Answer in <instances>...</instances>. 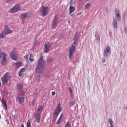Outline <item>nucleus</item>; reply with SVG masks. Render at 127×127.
Wrapping results in <instances>:
<instances>
[{"mask_svg": "<svg viewBox=\"0 0 127 127\" xmlns=\"http://www.w3.org/2000/svg\"><path fill=\"white\" fill-rule=\"evenodd\" d=\"M95 37L96 40H97V41H100V35H99V33L97 31L95 32Z\"/></svg>", "mask_w": 127, "mask_h": 127, "instance_id": "6ab92c4d", "label": "nucleus"}, {"mask_svg": "<svg viewBox=\"0 0 127 127\" xmlns=\"http://www.w3.org/2000/svg\"><path fill=\"white\" fill-rule=\"evenodd\" d=\"M127 12H124L123 13L122 17L124 20H125V21H126V17H127Z\"/></svg>", "mask_w": 127, "mask_h": 127, "instance_id": "5701e85b", "label": "nucleus"}, {"mask_svg": "<svg viewBox=\"0 0 127 127\" xmlns=\"http://www.w3.org/2000/svg\"><path fill=\"white\" fill-rule=\"evenodd\" d=\"M63 38H64V36L62 37Z\"/></svg>", "mask_w": 127, "mask_h": 127, "instance_id": "5fc2aeb1", "label": "nucleus"}, {"mask_svg": "<svg viewBox=\"0 0 127 127\" xmlns=\"http://www.w3.org/2000/svg\"><path fill=\"white\" fill-rule=\"evenodd\" d=\"M117 16V18L118 19V21H121V14H117L116 15Z\"/></svg>", "mask_w": 127, "mask_h": 127, "instance_id": "c756f323", "label": "nucleus"}, {"mask_svg": "<svg viewBox=\"0 0 127 127\" xmlns=\"http://www.w3.org/2000/svg\"><path fill=\"white\" fill-rule=\"evenodd\" d=\"M72 1H73V0H70V3H71V2H72Z\"/></svg>", "mask_w": 127, "mask_h": 127, "instance_id": "de8ad7c7", "label": "nucleus"}, {"mask_svg": "<svg viewBox=\"0 0 127 127\" xmlns=\"http://www.w3.org/2000/svg\"><path fill=\"white\" fill-rule=\"evenodd\" d=\"M75 9H76V8L74 6L70 5L69 6V15L72 13V12H74L75 11Z\"/></svg>", "mask_w": 127, "mask_h": 127, "instance_id": "2eb2a0df", "label": "nucleus"}, {"mask_svg": "<svg viewBox=\"0 0 127 127\" xmlns=\"http://www.w3.org/2000/svg\"><path fill=\"white\" fill-rule=\"evenodd\" d=\"M16 100L20 105H23L24 104V97H18Z\"/></svg>", "mask_w": 127, "mask_h": 127, "instance_id": "9b49d317", "label": "nucleus"}, {"mask_svg": "<svg viewBox=\"0 0 127 127\" xmlns=\"http://www.w3.org/2000/svg\"><path fill=\"white\" fill-rule=\"evenodd\" d=\"M63 38H64V36L62 37Z\"/></svg>", "mask_w": 127, "mask_h": 127, "instance_id": "6e6d98bb", "label": "nucleus"}, {"mask_svg": "<svg viewBox=\"0 0 127 127\" xmlns=\"http://www.w3.org/2000/svg\"><path fill=\"white\" fill-rule=\"evenodd\" d=\"M61 110H62V108H61L60 104H59L57 105L55 111L54 112V116H56V118H57V117H58V116H59V114L61 112Z\"/></svg>", "mask_w": 127, "mask_h": 127, "instance_id": "423d86ee", "label": "nucleus"}, {"mask_svg": "<svg viewBox=\"0 0 127 127\" xmlns=\"http://www.w3.org/2000/svg\"><path fill=\"white\" fill-rule=\"evenodd\" d=\"M68 23H70V21H68Z\"/></svg>", "mask_w": 127, "mask_h": 127, "instance_id": "603ef678", "label": "nucleus"}, {"mask_svg": "<svg viewBox=\"0 0 127 127\" xmlns=\"http://www.w3.org/2000/svg\"><path fill=\"white\" fill-rule=\"evenodd\" d=\"M80 0V1H82V0Z\"/></svg>", "mask_w": 127, "mask_h": 127, "instance_id": "864d4df0", "label": "nucleus"}, {"mask_svg": "<svg viewBox=\"0 0 127 127\" xmlns=\"http://www.w3.org/2000/svg\"><path fill=\"white\" fill-rule=\"evenodd\" d=\"M10 33H12V30L9 29V27L7 25L4 26V31L2 32L3 35H7Z\"/></svg>", "mask_w": 127, "mask_h": 127, "instance_id": "20e7f679", "label": "nucleus"}, {"mask_svg": "<svg viewBox=\"0 0 127 127\" xmlns=\"http://www.w3.org/2000/svg\"><path fill=\"white\" fill-rule=\"evenodd\" d=\"M21 127H24V125L23 124H22Z\"/></svg>", "mask_w": 127, "mask_h": 127, "instance_id": "49530a36", "label": "nucleus"}, {"mask_svg": "<svg viewBox=\"0 0 127 127\" xmlns=\"http://www.w3.org/2000/svg\"><path fill=\"white\" fill-rule=\"evenodd\" d=\"M40 75H37L36 76V80L38 81V82H39L40 81Z\"/></svg>", "mask_w": 127, "mask_h": 127, "instance_id": "473e14b6", "label": "nucleus"}, {"mask_svg": "<svg viewBox=\"0 0 127 127\" xmlns=\"http://www.w3.org/2000/svg\"><path fill=\"white\" fill-rule=\"evenodd\" d=\"M13 0H7V2H8V3H9V2H10V1H13Z\"/></svg>", "mask_w": 127, "mask_h": 127, "instance_id": "79ce46f5", "label": "nucleus"}, {"mask_svg": "<svg viewBox=\"0 0 127 127\" xmlns=\"http://www.w3.org/2000/svg\"><path fill=\"white\" fill-rule=\"evenodd\" d=\"M57 18H58V17H57V15H55L52 21L51 27H54V26H55L56 25V22H57Z\"/></svg>", "mask_w": 127, "mask_h": 127, "instance_id": "9d476101", "label": "nucleus"}, {"mask_svg": "<svg viewBox=\"0 0 127 127\" xmlns=\"http://www.w3.org/2000/svg\"><path fill=\"white\" fill-rule=\"evenodd\" d=\"M19 94L22 97H24V96H25V92L22 90H20Z\"/></svg>", "mask_w": 127, "mask_h": 127, "instance_id": "393cba45", "label": "nucleus"}, {"mask_svg": "<svg viewBox=\"0 0 127 127\" xmlns=\"http://www.w3.org/2000/svg\"><path fill=\"white\" fill-rule=\"evenodd\" d=\"M11 55L13 60H14L15 61H17V58H16V55L14 54L13 53H11Z\"/></svg>", "mask_w": 127, "mask_h": 127, "instance_id": "412c9836", "label": "nucleus"}, {"mask_svg": "<svg viewBox=\"0 0 127 127\" xmlns=\"http://www.w3.org/2000/svg\"><path fill=\"white\" fill-rule=\"evenodd\" d=\"M25 70V68H22L18 72V75L20 77H21V75H20V74H21V73H22L23 72H24Z\"/></svg>", "mask_w": 127, "mask_h": 127, "instance_id": "b1692460", "label": "nucleus"}, {"mask_svg": "<svg viewBox=\"0 0 127 127\" xmlns=\"http://www.w3.org/2000/svg\"><path fill=\"white\" fill-rule=\"evenodd\" d=\"M104 56L106 58L109 57V54L111 53V47L110 46H107L106 49L104 50Z\"/></svg>", "mask_w": 127, "mask_h": 127, "instance_id": "6e6552de", "label": "nucleus"}, {"mask_svg": "<svg viewBox=\"0 0 127 127\" xmlns=\"http://www.w3.org/2000/svg\"><path fill=\"white\" fill-rule=\"evenodd\" d=\"M105 62H106V59H105V58H103L102 63H105Z\"/></svg>", "mask_w": 127, "mask_h": 127, "instance_id": "ea45409f", "label": "nucleus"}, {"mask_svg": "<svg viewBox=\"0 0 127 127\" xmlns=\"http://www.w3.org/2000/svg\"><path fill=\"white\" fill-rule=\"evenodd\" d=\"M115 14L117 15V14H120V11L119 10V9H117V8H116L115 9Z\"/></svg>", "mask_w": 127, "mask_h": 127, "instance_id": "2f4dec72", "label": "nucleus"}, {"mask_svg": "<svg viewBox=\"0 0 127 127\" xmlns=\"http://www.w3.org/2000/svg\"><path fill=\"white\" fill-rule=\"evenodd\" d=\"M29 15H30V13L28 12L24 13L20 15V18H21V19L28 18V17H29Z\"/></svg>", "mask_w": 127, "mask_h": 127, "instance_id": "1a4fd4ad", "label": "nucleus"}, {"mask_svg": "<svg viewBox=\"0 0 127 127\" xmlns=\"http://www.w3.org/2000/svg\"><path fill=\"white\" fill-rule=\"evenodd\" d=\"M27 127H31V124L30 123V121L28 120L27 123Z\"/></svg>", "mask_w": 127, "mask_h": 127, "instance_id": "7c9ffc66", "label": "nucleus"}, {"mask_svg": "<svg viewBox=\"0 0 127 127\" xmlns=\"http://www.w3.org/2000/svg\"><path fill=\"white\" fill-rule=\"evenodd\" d=\"M35 117L36 118L35 122H37V123H39V122L40 121V117H41V114L39 113H37Z\"/></svg>", "mask_w": 127, "mask_h": 127, "instance_id": "4468645a", "label": "nucleus"}, {"mask_svg": "<svg viewBox=\"0 0 127 127\" xmlns=\"http://www.w3.org/2000/svg\"><path fill=\"white\" fill-rule=\"evenodd\" d=\"M69 93L70 94H72V88H71V87H69Z\"/></svg>", "mask_w": 127, "mask_h": 127, "instance_id": "4c0bfd02", "label": "nucleus"}, {"mask_svg": "<svg viewBox=\"0 0 127 127\" xmlns=\"http://www.w3.org/2000/svg\"><path fill=\"white\" fill-rule=\"evenodd\" d=\"M90 6H91V4L89 3H88L85 5V8H89V7H90Z\"/></svg>", "mask_w": 127, "mask_h": 127, "instance_id": "72a5a7b5", "label": "nucleus"}, {"mask_svg": "<svg viewBox=\"0 0 127 127\" xmlns=\"http://www.w3.org/2000/svg\"><path fill=\"white\" fill-rule=\"evenodd\" d=\"M126 110H127V106L126 107Z\"/></svg>", "mask_w": 127, "mask_h": 127, "instance_id": "09e8293b", "label": "nucleus"}, {"mask_svg": "<svg viewBox=\"0 0 127 127\" xmlns=\"http://www.w3.org/2000/svg\"><path fill=\"white\" fill-rule=\"evenodd\" d=\"M1 119V116H0V119Z\"/></svg>", "mask_w": 127, "mask_h": 127, "instance_id": "8fccbe9b", "label": "nucleus"}, {"mask_svg": "<svg viewBox=\"0 0 127 127\" xmlns=\"http://www.w3.org/2000/svg\"><path fill=\"white\" fill-rule=\"evenodd\" d=\"M68 105L70 107H73V106L75 105V102H74L73 101H69L68 102Z\"/></svg>", "mask_w": 127, "mask_h": 127, "instance_id": "cd10ccee", "label": "nucleus"}, {"mask_svg": "<svg viewBox=\"0 0 127 127\" xmlns=\"http://www.w3.org/2000/svg\"><path fill=\"white\" fill-rule=\"evenodd\" d=\"M30 58H29V61L30 62H33L34 61V59H33V56L32 54H30Z\"/></svg>", "mask_w": 127, "mask_h": 127, "instance_id": "a878e982", "label": "nucleus"}, {"mask_svg": "<svg viewBox=\"0 0 127 127\" xmlns=\"http://www.w3.org/2000/svg\"><path fill=\"white\" fill-rule=\"evenodd\" d=\"M16 86L17 89H18V90H21V89L23 88V84L21 83H17Z\"/></svg>", "mask_w": 127, "mask_h": 127, "instance_id": "a211bd4d", "label": "nucleus"}, {"mask_svg": "<svg viewBox=\"0 0 127 127\" xmlns=\"http://www.w3.org/2000/svg\"><path fill=\"white\" fill-rule=\"evenodd\" d=\"M44 62L43 61V56H41L38 61V64L37 65V66L36 67V72L38 73V74H43V73H44Z\"/></svg>", "mask_w": 127, "mask_h": 127, "instance_id": "f257e3e1", "label": "nucleus"}, {"mask_svg": "<svg viewBox=\"0 0 127 127\" xmlns=\"http://www.w3.org/2000/svg\"><path fill=\"white\" fill-rule=\"evenodd\" d=\"M21 62H17L15 63L16 64V66H15V68L16 69H18V68H19V67H20V66H21Z\"/></svg>", "mask_w": 127, "mask_h": 127, "instance_id": "aec40b11", "label": "nucleus"}, {"mask_svg": "<svg viewBox=\"0 0 127 127\" xmlns=\"http://www.w3.org/2000/svg\"><path fill=\"white\" fill-rule=\"evenodd\" d=\"M1 103L2 105H3L5 110H7V105L6 104V102H5V100H4V99L2 98Z\"/></svg>", "mask_w": 127, "mask_h": 127, "instance_id": "f3484780", "label": "nucleus"}, {"mask_svg": "<svg viewBox=\"0 0 127 127\" xmlns=\"http://www.w3.org/2000/svg\"><path fill=\"white\" fill-rule=\"evenodd\" d=\"M112 25L114 28H117L118 27V19H113Z\"/></svg>", "mask_w": 127, "mask_h": 127, "instance_id": "ddd939ff", "label": "nucleus"}, {"mask_svg": "<svg viewBox=\"0 0 127 127\" xmlns=\"http://www.w3.org/2000/svg\"><path fill=\"white\" fill-rule=\"evenodd\" d=\"M53 60H54V59H53V58L47 59V62H48V63H51V62H52Z\"/></svg>", "mask_w": 127, "mask_h": 127, "instance_id": "c85d7f7f", "label": "nucleus"}, {"mask_svg": "<svg viewBox=\"0 0 127 127\" xmlns=\"http://www.w3.org/2000/svg\"><path fill=\"white\" fill-rule=\"evenodd\" d=\"M19 10H20V6L19 4H16L11 8L10 12L12 13H14V12H16V11H19Z\"/></svg>", "mask_w": 127, "mask_h": 127, "instance_id": "0eeeda50", "label": "nucleus"}, {"mask_svg": "<svg viewBox=\"0 0 127 127\" xmlns=\"http://www.w3.org/2000/svg\"><path fill=\"white\" fill-rule=\"evenodd\" d=\"M50 46L51 45L50 44H45L44 45V53H47L49 52V51H50V50H49V48H50Z\"/></svg>", "mask_w": 127, "mask_h": 127, "instance_id": "f8f14e48", "label": "nucleus"}, {"mask_svg": "<svg viewBox=\"0 0 127 127\" xmlns=\"http://www.w3.org/2000/svg\"><path fill=\"white\" fill-rule=\"evenodd\" d=\"M62 116H63V114H62L60 117L59 120H58L57 124V125H60L61 124V121H62Z\"/></svg>", "mask_w": 127, "mask_h": 127, "instance_id": "4be33fe9", "label": "nucleus"}, {"mask_svg": "<svg viewBox=\"0 0 127 127\" xmlns=\"http://www.w3.org/2000/svg\"><path fill=\"white\" fill-rule=\"evenodd\" d=\"M124 29H125V33L127 34V27H125Z\"/></svg>", "mask_w": 127, "mask_h": 127, "instance_id": "e433bc0d", "label": "nucleus"}, {"mask_svg": "<svg viewBox=\"0 0 127 127\" xmlns=\"http://www.w3.org/2000/svg\"><path fill=\"white\" fill-rule=\"evenodd\" d=\"M8 74V73L6 72L3 76L1 78L3 85L7 84V83H8L7 80H9V79H10V76L9 75H7Z\"/></svg>", "mask_w": 127, "mask_h": 127, "instance_id": "39448f33", "label": "nucleus"}, {"mask_svg": "<svg viewBox=\"0 0 127 127\" xmlns=\"http://www.w3.org/2000/svg\"><path fill=\"white\" fill-rule=\"evenodd\" d=\"M43 108H44L43 106L39 107L37 109L38 112H42V111H43Z\"/></svg>", "mask_w": 127, "mask_h": 127, "instance_id": "bb28decb", "label": "nucleus"}, {"mask_svg": "<svg viewBox=\"0 0 127 127\" xmlns=\"http://www.w3.org/2000/svg\"><path fill=\"white\" fill-rule=\"evenodd\" d=\"M33 103H34V100L33 101V102H32V104H33Z\"/></svg>", "mask_w": 127, "mask_h": 127, "instance_id": "3c124183", "label": "nucleus"}, {"mask_svg": "<svg viewBox=\"0 0 127 127\" xmlns=\"http://www.w3.org/2000/svg\"><path fill=\"white\" fill-rule=\"evenodd\" d=\"M3 34H2V32H1V34H0V38L1 39V38H3Z\"/></svg>", "mask_w": 127, "mask_h": 127, "instance_id": "c9c22d12", "label": "nucleus"}, {"mask_svg": "<svg viewBox=\"0 0 127 127\" xmlns=\"http://www.w3.org/2000/svg\"><path fill=\"white\" fill-rule=\"evenodd\" d=\"M79 36H80V33L79 32H76L74 35V36L73 37V40H76V41L79 40Z\"/></svg>", "mask_w": 127, "mask_h": 127, "instance_id": "dca6fc26", "label": "nucleus"}, {"mask_svg": "<svg viewBox=\"0 0 127 127\" xmlns=\"http://www.w3.org/2000/svg\"><path fill=\"white\" fill-rule=\"evenodd\" d=\"M40 12H42V16L44 17V16H46L47 14H48V6H42L40 9Z\"/></svg>", "mask_w": 127, "mask_h": 127, "instance_id": "7ed1b4c3", "label": "nucleus"}, {"mask_svg": "<svg viewBox=\"0 0 127 127\" xmlns=\"http://www.w3.org/2000/svg\"><path fill=\"white\" fill-rule=\"evenodd\" d=\"M36 43V41H35L34 42V45H35V44Z\"/></svg>", "mask_w": 127, "mask_h": 127, "instance_id": "a18cd8bd", "label": "nucleus"}, {"mask_svg": "<svg viewBox=\"0 0 127 127\" xmlns=\"http://www.w3.org/2000/svg\"><path fill=\"white\" fill-rule=\"evenodd\" d=\"M55 94H56V93L54 91H53L52 92V96H55Z\"/></svg>", "mask_w": 127, "mask_h": 127, "instance_id": "a19ab883", "label": "nucleus"}, {"mask_svg": "<svg viewBox=\"0 0 127 127\" xmlns=\"http://www.w3.org/2000/svg\"><path fill=\"white\" fill-rule=\"evenodd\" d=\"M28 67V64H27L25 65V68H27Z\"/></svg>", "mask_w": 127, "mask_h": 127, "instance_id": "37998d69", "label": "nucleus"}, {"mask_svg": "<svg viewBox=\"0 0 127 127\" xmlns=\"http://www.w3.org/2000/svg\"><path fill=\"white\" fill-rule=\"evenodd\" d=\"M81 13H82V12H80V13H78L76 15H81Z\"/></svg>", "mask_w": 127, "mask_h": 127, "instance_id": "c03bdc74", "label": "nucleus"}, {"mask_svg": "<svg viewBox=\"0 0 127 127\" xmlns=\"http://www.w3.org/2000/svg\"><path fill=\"white\" fill-rule=\"evenodd\" d=\"M24 59H26V60H28V56L27 55L24 57Z\"/></svg>", "mask_w": 127, "mask_h": 127, "instance_id": "58836bf2", "label": "nucleus"}, {"mask_svg": "<svg viewBox=\"0 0 127 127\" xmlns=\"http://www.w3.org/2000/svg\"><path fill=\"white\" fill-rule=\"evenodd\" d=\"M69 121L67 122V123L66 124L65 127H71V126L70 125V124H69Z\"/></svg>", "mask_w": 127, "mask_h": 127, "instance_id": "f704fd0d", "label": "nucleus"}, {"mask_svg": "<svg viewBox=\"0 0 127 127\" xmlns=\"http://www.w3.org/2000/svg\"><path fill=\"white\" fill-rule=\"evenodd\" d=\"M77 40H74L73 42V44L72 45V46L70 48L69 50V58L70 60H73V53H74V50L76 49V46L78 45V43H77Z\"/></svg>", "mask_w": 127, "mask_h": 127, "instance_id": "f03ea898", "label": "nucleus"}]
</instances>
